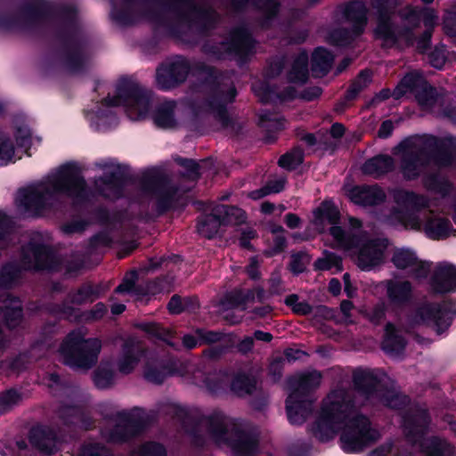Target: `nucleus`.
<instances>
[{"instance_id": "680f3d73", "label": "nucleus", "mask_w": 456, "mask_h": 456, "mask_svg": "<svg viewBox=\"0 0 456 456\" xmlns=\"http://www.w3.org/2000/svg\"><path fill=\"white\" fill-rule=\"evenodd\" d=\"M310 260L311 256L306 251L300 250L292 253L289 265V271L295 275L303 273L306 270V265L310 263Z\"/></svg>"}, {"instance_id": "09e8293b", "label": "nucleus", "mask_w": 456, "mask_h": 456, "mask_svg": "<svg viewBox=\"0 0 456 456\" xmlns=\"http://www.w3.org/2000/svg\"><path fill=\"white\" fill-rule=\"evenodd\" d=\"M216 211L220 214L224 225H240L247 220L246 212L235 206L218 205Z\"/></svg>"}, {"instance_id": "4c0bfd02", "label": "nucleus", "mask_w": 456, "mask_h": 456, "mask_svg": "<svg viewBox=\"0 0 456 456\" xmlns=\"http://www.w3.org/2000/svg\"><path fill=\"white\" fill-rule=\"evenodd\" d=\"M314 217L316 224H323L328 222L330 227H341L339 225L341 214L338 208L331 200L322 201L314 212Z\"/></svg>"}, {"instance_id": "de8ad7c7", "label": "nucleus", "mask_w": 456, "mask_h": 456, "mask_svg": "<svg viewBox=\"0 0 456 456\" xmlns=\"http://www.w3.org/2000/svg\"><path fill=\"white\" fill-rule=\"evenodd\" d=\"M139 329L145 332L149 337L164 342L166 345L174 347L173 332L157 322H142L139 324Z\"/></svg>"}, {"instance_id": "6e6552de", "label": "nucleus", "mask_w": 456, "mask_h": 456, "mask_svg": "<svg viewBox=\"0 0 456 456\" xmlns=\"http://www.w3.org/2000/svg\"><path fill=\"white\" fill-rule=\"evenodd\" d=\"M384 375L379 370L358 368L353 372L354 389L366 400H376L387 408H406L411 403L410 396L389 387L383 379Z\"/></svg>"}, {"instance_id": "1a4fd4ad", "label": "nucleus", "mask_w": 456, "mask_h": 456, "mask_svg": "<svg viewBox=\"0 0 456 456\" xmlns=\"http://www.w3.org/2000/svg\"><path fill=\"white\" fill-rule=\"evenodd\" d=\"M330 235L346 250L358 249L357 266L362 271H370L384 262L388 246L386 238L367 239L362 234L346 231L343 227H330Z\"/></svg>"}, {"instance_id": "ddd939ff", "label": "nucleus", "mask_w": 456, "mask_h": 456, "mask_svg": "<svg viewBox=\"0 0 456 456\" xmlns=\"http://www.w3.org/2000/svg\"><path fill=\"white\" fill-rule=\"evenodd\" d=\"M256 41L246 28H237L231 32L230 37L219 43L205 44L203 52L223 61L228 55H234L240 62H247L255 53Z\"/></svg>"}, {"instance_id": "2f4dec72", "label": "nucleus", "mask_w": 456, "mask_h": 456, "mask_svg": "<svg viewBox=\"0 0 456 456\" xmlns=\"http://www.w3.org/2000/svg\"><path fill=\"white\" fill-rule=\"evenodd\" d=\"M102 294L101 284H94L91 281L82 283L77 289L70 290L67 297L72 305H82L93 303L100 298Z\"/></svg>"}, {"instance_id": "5701e85b", "label": "nucleus", "mask_w": 456, "mask_h": 456, "mask_svg": "<svg viewBox=\"0 0 456 456\" xmlns=\"http://www.w3.org/2000/svg\"><path fill=\"white\" fill-rule=\"evenodd\" d=\"M371 4L377 12V23L373 29L375 39L395 43L397 25L393 20L395 7L390 6L389 0H372Z\"/></svg>"}, {"instance_id": "2eb2a0df", "label": "nucleus", "mask_w": 456, "mask_h": 456, "mask_svg": "<svg viewBox=\"0 0 456 456\" xmlns=\"http://www.w3.org/2000/svg\"><path fill=\"white\" fill-rule=\"evenodd\" d=\"M193 63L183 56L177 55L168 63H162L156 72L158 87L163 91L175 88L184 83L193 72Z\"/></svg>"}, {"instance_id": "49530a36", "label": "nucleus", "mask_w": 456, "mask_h": 456, "mask_svg": "<svg viewBox=\"0 0 456 456\" xmlns=\"http://www.w3.org/2000/svg\"><path fill=\"white\" fill-rule=\"evenodd\" d=\"M256 386L255 377L243 371L236 373L231 381V390L240 395H251Z\"/></svg>"}, {"instance_id": "f257e3e1", "label": "nucleus", "mask_w": 456, "mask_h": 456, "mask_svg": "<svg viewBox=\"0 0 456 456\" xmlns=\"http://www.w3.org/2000/svg\"><path fill=\"white\" fill-rule=\"evenodd\" d=\"M45 22L53 23V38L58 44L61 65L70 74L85 69L86 41L77 20V10L69 4L48 0H29L20 7V17L0 12V28L32 29Z\"/></svg>"}, {"instance_id": "c756f323", "label": "nucleus", "mask_w": 456, "mask_h": 456, "mask_svg": "<svg viewBox=\"0 0 456 456\" xmlns=\"http://www.w3.org/2000/svg\"><path fill=\"white\" fill-rule=\"evenodd\" d=\"M371 76L372 72L370 69H362L356 77L350 82L344 96L337 103L336 110H345L351 102L356 100L359 94L370 84Z\"/></svg>"}, {"instance_id": "69168bd1", "label": "nucleus", "mask_w": 456, "mask_h": 456, "mask_svg": "<svg viewBox=\"0 0 456 456\" xmlns=\"http://www.w3.org/2000/svg\"><path fill=\"white\" fill-rule=\"evenodd\" d=\"M396 202L405 207L419 210L422 208V197L411 191H401L395 195Z\"/></svg>"}, {"instance_id": "6ab92c4d", "label": "nucleus", "mask_w": 456, "mask_h": 456, "mask_svg": "<svg viewBox=\"0 0 456 456\" xmlns=\"http://www.w3.org/2000/svg\"><path fill=\"white\" fill-rule=\"evenodd\" d=\"M116 423L110 429L109 440L116 444H124L141 435L146 428L142 417L134 416L126 411L116 413Z\"/></svg>"}, {"instance_id": "13d9d810", "label": "nucleus", "mask_w": 456, "mask_h": 456, "mask_svg": "<svg viewBox=\"0 0 456 456\" xmlns=\"http://www.w3.org/2000/svg\"><path fill=\"white\" fill-rule=\"evenodd\" d=\"M92 214L95 222L101 225L116 224L122 219V215L119 211L111 212L105 206L96 207Z\"/></svg>"}, {"instance_id": "603ef678", "label": "nucleus", "mask_w": 456, "mask_h": 456, "mask_svg": "<svg viewBox=\"0 0 456 456\" xmlns=\"http://www.w3.org/2000/svg\"><path fill=\"white\" fill-rule=\"evenodd\" d=\"M360 36L354 35L353 28H338L330 32L329 43L337 47H347Z\"/></svg>"}, {"instance_id": "bb28decb", "label": "nucleus", "mask_w": 456, "mask_h": 456, "mask_svg": "<svg viewBox=\"0 0 456 456\" xmlns=\"http://www.w3.org/2000/svg\"><path fill=\"white\" fill-rule=\"evenodd\" d=\"M430 284L437 294L456 291V266L452 264L437 265L430 279Z\"/></svg>"}, {"instance_id": "0eeeda50", "label": "nucleus", "mask_w": 456, "mask_h": 456, "mask_svg": "<svg viewBox=\"0 0 456 456\" xmlns=\"http://www.w3.org/2000/svg\"><path fill=\"white\" fill-rule=\"evenodd\" d=\"M319 370L305 371L287 379V387L290 393L285 400L288 420L291 425L300 426L313 413L314 402L309 398L322 382Z\"/></svg>"}, {"instance_id": "6e6d98bb", "label": "nucleus", "mask_w": 456, "mask_h": 456, "mask_svg": "<svg viewBox=\"0 0 456 456\" xmlns=\"http://www.w3.org/2000/svg\"><path fill=\"white\" fill-rule=\"evenodd\" d=\"M175 161L178 166L184 168V172L181 175L185 179L197 182L201 177L200 166L195 159L178 156L175 159Z\"/></svg>"}, {"instance_id": "dca6fc26", "label": "nucleus", "mask_w": 456, "mask_h": 456, "mask_svg": "<svg viewBox=\"0 0 456 456\" xmlns=\"http://www.w3.org/2000/svg\"><path fill=\"white\" fill-rule=\"evenodd\" d=\"M429 411L420 406L407 410L402 416V428L405 440L416 446L427 436L431 425Z\"/></svg>"}, {"instance_id": "4be33fe9", "label": "nucleus", "mask_w": 456, "mask_h": 456, "mask_svg": "<svg viewBox=\"0 0 456 456\" xmlns=\"http://www.w3.org/2000/svg\"><path fill=\"white\" fill-rule=\"evenodd\" d=\"M143 367L144 379L153 384H162L167 377L178 373L177 361L167 354L150 353Z\"/></svg>"}, {"instance_id": "a878e982", "label": "nucleus", "mask_w": 456, "mask_h": 456, "mask_svg": "<svg viewBox=\"0 0 456 456\" xmlns=\"http://www.w3.org/2000/svg\"><path fill=\"white\" fill-rule=\"evenodd\" d=\"M350 200L356 205L362 207H375L384 203L387 200L385 191L377 183L354 185L349 191Z\"/></svg>"}, {"instance_id": "c9c22d12", "label": "nucleus", "mask_w": 456, "mask_h": 456, "mask_svg": "<svg viewBox=\"0 0 456 456\" xmlns=\"http://www.w3.org/2000/svg\"><path fill=\"white\" fill-rule=\"evenodd\" d=\"M416 446L427 456H452L454 454L452 444L437 436H426Z\"/></svg>"}, {"instance_id": "f8f14e48", "label": "nucleus", "mask_w": 456, "mask_h": 456, "mask_svg": "<svg viewBox=\"0 0 456 456\" xmlns=\"http://www.w3.org/2000/svg\"><path fill=\"white\" fill-rule=\"evenodd\" d=\"M139 183L143 192L155 197L154 208L159 216L174 208L179 190L165 173L158 168L148 169L142 173Z\"/></svg>"}, {"instance_id": "cd10ccee", "label": "nucleus", "mask_w": 456, "mask_h": 456, "mask_svg": "<svg viewBox=\"0 0 456 456\" xmlns=\"http://www.w3.org/2000/svg\"><path fill=\"white\" fill-rule=\"evenodd\" d=\"M368 9L362 0H352L345 4L343 16L352 23L353 31L356 36L364 33L368 23Z\"/></svg>"}, {"instance_id": "7ed1b4c3", "label": "nucleus", "mask_w": 456, "mask_h": 456, "mask_svg": "<svg viewBox=\"0 0 456 456\" xmlns=\"http://www.w3.org/2000/svg\"><path fill=\"white\" fill-rule=\"evenodd\" d=\"M356 411L354 395L346 388L333 389L322 402L321 411L310 426L312 436L321 443L332 440L339 431L340 447L346 453H359L376 444L381 435L370 419Z\"/></svg>"}, {"instance_id": "3c124183", "label": "nucleus", "mask_w": 456, "mask_h": 456, "mask_svg": "<svg viewBox=\"0 0 456 456\" xmlns=\"http://www.w3.org/2000/svg\"><path fill=\"white\" fill-rule=\"evenodd\" d=\"M251 89L261 103L269 104L276 102L277 86L270 84L267 79L255 82Z\"/></svg>"}, {"instance_id": "a211bd4d", "label": "nucleus", "mask_w": 456, "mask_h": 456, "mask_svg": "<svg viewBox=\"0 0 456 456\" xmlns=\"http://www.w3.org/2000/svg\"><path fill=\"white\" fill-rule=\"evenodd\" d=\"M27 249L28 252L23 248L20 256V263L26 271L57 270L60 263L50 246L44 243L29 242Z\"/></svg>"}, {"instance_id": "e433bc0d", "label": "nucleus", "mask_w": 456, "mask_h": 456, "mask_svg": "<svg viewBox=\"0 0 456 456\" xmlns=\"http://www.w3.org/2000/svg\"><path fill=\"white\" fill-rule=\"evenodd\" d=\"M221 216L216 211V207L210 214H206L197 218V231L200 235L211 240L214 239L223 224Z\"/></svg>"}, {"instance_id": "9d476101", "label": "nucleus", "mask_w": 456, "mask_h": 456, "mask_svg": "<svg viewBox=\"0 0 456 456\" xmlns=\"http://www.w3.org/2000/svg\"><path fill=\"white\" fill-rule=\"evenodd\" d=\"M102 341L96 338H86L77 330H71L60 346L63 363L73 370H90L98 362Z\"/></svg>"}, {"instance_id": "774afa93", "label": "nucleus", "mask_w": 456, "mask_h": 456, "mask_svg": "<svg viewBox=\"0 0 456 456\" xmlns=\"http://www.w3.org/2000/svg\"><path fill=\"white\" fill-rule=\"evenodd\" d=\"M77 456H114L112 452L106 447L98 443L94 444H83Z\"/></svg>"}, {"instance_id": "7c9ffc66", "label": "nucleus", "mask_w": 456, "mask_h": 456, "mask_svg": "<svg viewBox=\"0 0 456 456\" xmlns=\"http://www.w3.org/2000/svg\"><path fill=\"white\" fill-rule=\"evenodd\" d=\"M1 314L3 322L8 329L13 330L20 326L23 320V306L20 297L9 294L1 308Z\"/></svg>"}, {"instance_id": "c85d7f7f", "label": "nucleus", "mask_w": 456, "mask_h": 456, "mask_svg": "<svg viewBox=\"0 0 456 456\" xmlns=\"http://www.w3.org/2000/svg\"><path fill=\"white\" fill-rule=\"evenodd\" d=\"M412 285L409 281H386V293L388 302L395 307L406 305L412 297Z\"/></svg>"}, {"instance_id": "a18cd8bd", "label": "nucleus", "mask_w": 456, "mask_h": 456, "mask_svg": "<svg viewBox=\"0 0 456 456\" xmlns=\"http://www.w3.org/2000/svg\"><path fill=\"white\" fill-rule=\"evenodd\" d=\"M45 311L54 317H59L68 322H79L77 318L81 311L73 306L68 298L61 303L47 304L45 305Z\"/></svg>"}, {"instance_id": "e2e57ef3", "label": "nucleus", "mask_w": 456, "mask_h": 456, "mask_svg": "<svg viewBox=\"0 0 456 456\" xmlns=\"http://www.w3.org/2000/svg\"><path fill=\"white\" fill-rule=\"evenodd\" d=\"M107 312L106 305L102 302H98L90 310L81 311L77 319L80 322L90 323L102 320Z\"/></svg>"}, {"instance_id": "423d86ee", "label": "nucleus", "mask_w": 456, "mask_h": 456, "mask_svg": "<svg viewBox=\"0 0 456 456\" xmlns=\"http://www.w3.org/2000/svg\"><path fill=\"white\" fill-rule=\"evenodd\" d=\"M206 420L215 444L229 448L232 456L260 454V434L256 429L244 427L234 419L226 421L221 412L211 413Z\"/></svg>"}, {"instance_id": "0e129e2a", "label": "nucleus", "mask_w": 456, "mask_h": 456, "mask_svg": "<svg viewBox=\"0 0 456 456\" xmlns=\"http://www.w3.org/2000/svg\"><path fill=\"white\" fill-rule=\"evenodd\" d=\"M114 372L111 369L99 367L93 373V381L99 389L109 388L113 384Z\"/></svg>"}, {"instance_id": "c03bdc74", "label": "nucleus", "mask_w": 456, "mask_h": 456, "mask_svg": "<svg viewBox=\"0 0 456 456\" xmlns=\"http://www.w3.org/2000/svg\"><path fill=\"white\" fill-rule=\"evenodd\" d=\"M308 78V56L306 53H302L294 60L287 74V79L292 84L304 85Z\"/></svg>"}, {"instance_id": "ea45409f", "label": "nucleus", "mask_w": 456, "mask_h": 456, "mask_svg": "<svg viewBox=\"0 0 456 456\" xmlns=\"http://www.w3.org/2000/svg\"><path fill=\"white\" fill-rule=\"evenodd\" d=\"M426 82L423 75L417 70L407 72L398 82L393 91V97L395 100L402 98L407 92L415 94L417 90Z\"/></svg>"}, {"instance_id": "9b49d317", "label": "nucleus", "mask_w": 456, "mask_h": 456, "mask_svg": "<svg viewBox=\"0 0 456 456\" xmlns=\"http://www.w3.org/2000/svg\"><path fill=\"white\" fill-rule=\"evenodd\" d=\"M151 103V91L127 76H123L118 80L114 96L109 94L101 101V104L107 108L118 106L130 108L136 111L139 119L148 115Z\"/></svg>"}, {"instance_id": "39448f33", "label": "nucleus", "mask_w": 456, "mask_h": 456, "mask_svg": "<svg viewBox=\"0 0 456 456\" xmlns=\"http://www.w3.org/2000/svg\"><path fill=\"white\" fill-rule=\"evenodd\" d=\"M452 138H440L436 135H427L422 146L417 150H410V142L403 141L399 147L402 149L400 172L405 181L417 180L422 168L434 162L439 167H449L452 164L453 156L451 151Z\"/></svg>"}, {"instance_id": "79ce46f5", "label": "nucleus", "mask_w": 456, "mask_h": 456, "mask_svg": "<svg viewBox=\"0 0 456 456\" xmlns=\"http://www.w3.org/2000/svg\"><path fill=\"white\" fill-rule=\"evenodd\" d=\"M425 232L431 240H444L448 238L451 232H456L453 229L451 221L445 217L431 218L425 224Z\"/></svg>"}, {"instance_id": "37998d69", "label": "nucleus", "mask_w": 456, "mask_h": 456, "mask_svg": "<svg viewBox=\"0 0 456 456\" xmlns=\"http://www.w3.org/2000/svg\"><path fill=\"white\" fill-rule=\"evenodd\" d=\"M193 77H202L201 83L210 89H216L220 86V73L214 66H210L203 61L193 62Z\"/></svg>"}, {"instance_id": "8fccbe9b", "label": "nucleus", "mask_w": 456, "mask_h": 456, "mask_svg": "<svg viewBox=\"0 0 456 456\" xmlns=\"http://www.w3.org/2000/svg\"><path fill=\"white\" fill-rule=\"evenodd\" d=\"M304 150L300 146H295L279 158L278 166L287 171H294L304 163Z\"/></svg>"}, {"instance_id": "58836bf2", "label": "nucleus", "mask_w": 456, "mask_h": 456, "mask_svg": "<svg viewBox=\"0 0 456 456\" xmlns=\"http://www.w3.org/2000/svg\"><path fill=\"white\" fill-rule=\"evenodd\" d=\"M175 102H165L157 106L152 114V119L156 126L162 129H170L176 126L175 116Z\"/></svg>"}, {"instance_id": "864d4df0", "label": "nucleus", "mask_w": 456, "mask_h": 456, "mask_svg": "<svg viewBox=\"0 0 456 456\" xmlns=\"http://www.w3.org/2000/svg\"><path fill=\"white\" fill-rule=\"evenodd\" d=\"M422 183L428 191L444 195L447 194L452 188L450 181L442 177L437 173L426 175L422 179Z\"/></svg>"}, {"instance_id": "72a5a7b5", "label": "nucleus", "mask_w": 456, "mask_h": 456, "mask_svg": "<svg viewBox=\"0 0 456 456\" xmlns=\"http://www.w3.org/2000/svg\"><path fill=\"white\" fill-rule=\"evenodd\" d=\"M24 265L15 261L4 263L0 268V289L11 290L17 287L22 279Z\"/></svg>"}, {"instance_id": "bf43d9fd", "label": "nucleus", "mask_w": 456, "mask_h": 456, "mask_svg": "<svg viewBox=\"0 0 456 456\" xmlns=\"http://www.w3.org/2000/svg\"><path fill=\"white\" fill-rule=\"evenodd\" d=\"M15 148L10 136L0 131V167L14 162Z\"/></svg>"}, {"instance_id": "f03ea898", "label": "nucleus", "mask_w": 456, "mask_h": 456, "mask_svg": "<svg viewBox=\"0 0 456 456\" xmlns=\"http://www.w3.org/2000/svg\"><path fill=\"white\" fill-rule=\"evenodd\" d=\"M156 0H144L145 4ZM136 0H123L118 6L110 2V19L121 27H129L137 21L134 10ZM142 16L152 24V41L157 44L162 37L181 39L184 35L182 25L199 35H208L216 28L218 13L212 6L196 4L194 0H166L161 9L146 6Z\"/></svg>"}, {"instance_id": "f3484780", "label": "nucleus", "mask_w": 456, "mask_h": 456, "mask_svg": "<svg viewBox=\"0 0 456 456\" xmlns=\"http://www.w3.org/2000/svg\"><path fill=\"white\" fill-rule=\"evenodd\" d=\"M423 322L432 326L437 334H442L452 325L456 316V303L444 300L442 303H428L417 311Z\"/></svg>"}, {"instance_id": "b1692460", "label": "nucleus", "mask_w": 456, "mask_h": 456, "mask_svg": "<svg viewBox=\"0 0 456 456\" xmlns=\"http://www.w3.org/2000/svg\"><path fill=\"white\" fill-rule=\"evenodd\" d=\"M147 354L148 349L141 341L134 338L125 339L117 362L118 370L122 374H130Z\"/></svg>"}, {"instance_id": "052dcab7", "label": "nucleus", "mask_w": 456, "mask_h": 456, "mask_svg": "<svg viewBox=\"0 0 456 456\" xmlns=\"http://www.w3.org/2000/svg\"><path fill=\"white\" fill-rule=\"evenodd\" d=\"M414 94L418 103L421 106H432L437 100L436 88L431 86L427 79Z\"/></svg>"}, {"instance_id": "393cba45", "label": "nucleus", "mask_w": 456, "mask_h": 456, "mask_svg": "<svg viewBox=\"0 0 456 456\" xmlns=\"http://www.w3.org/2000/svg\"><path fill=\"white\" fill-rule=\"evenodd\" d=\"M28 441L32 447L45 455H53L57 452L59 437L56 431L46 425L37 424L28 432Z\"/></svg>"}, {"instance_id": "a19ab883", "label": "nucleus", "mask_w": 456, "mask_h": 456, "mask_svg": "<svg viewBox=\"0 0 456 456\" xmlns=\"http://www.w3.org/2000/svg\"><path fill=\"white\" fill-rule=\"evenodd\" d=\"M334 62V54L331 51L323 46L316 47L311 59V69L314 73H318L321 76H326Z\"/></svg>"}, {"instance_id": "f704fd0d", "label": "nucleus", "mask_w": 456, "mask_h": 456, "mask_svg": "<svg viewBox=\"0 0 456 456\" xmlns=\"http://www.w3.org/2000/svg\"><path fill=\"white\" fill-rule=\"evenodd\" d=\"M395 168L394 159L387 154H379L368 159L362 167L364 175L379 177L392 172Z\"/></svg>"}, {"instance_id": "4d7b16f0", "label": "nucleus", "mask_w": 456, "mask_h": 456, "mask_svg": "<svg viewBox=\"0 0 456 456\" xmlns=\"http://www.w3.org/2000/svg\"><path fill=\"white\" fill-rule=\"evenodd\" d=\"M23 395L16 388H9L0 393V411L1 415L10 411L13 407L20 404Z\"/></svg>"}, {"instance_id": "4468645a", "label": "nucleus", "mask_w": 456, "mask_h": 456, "mask_svg": "<svg viewBox=\"0 0 456 456\" xmlns=\"http://www.w3.org/2000/svg\"><path fill=\"white\" fill-rule=\"evenodd\" d=\"M210 94L199 105L193 106L195 113L206 111L212 113L224 129H230L233 135L241 133L242 126L233 119L228 112L227 104L232 103L238 94L237 89L232 86L228 90H222L221 87L210 89Z\"/></svg>"}, {"instance_id": "473e14b6", "label": "nucleus", "mask_w": 456, "mask_h": 456, "mask_svg": "<svg viewBox=\"0 0 456 456\" xmlns=\"http://www.w3.org/2000/svg\"><path fill=\"white\" fill-rule=\"evenodd\" d=\"M406 346L405 338L399 334L395 325L390 322H387L381 343L382 350L390 355H399L404 352Z\"/></svg>"}, {"instance_id": "aec40b11", "label": "nucleus", "mask_w": 456, "mask_h": 456, "mask_svg": "<svg viewBox=\"0 0 456 456\" xmlns=\"http://www.w3.org/2000/svg\"><path fill=\"white\" fill-rule=\"evenodd\" d=\"M135 177L129 174V167L118 164L116 170L104 173L99 177V182L109 191L98 187V193L106 200H118L125 196V190L127 184L134 183Z\"/></svg>"}, {"instance_id": "5fc2aeb1", "label": "nucleus", "mask_w": 456, "mask_h": 456, "mask_svg": "<svg viewBox=\"0 0 456 456\" xmlns=\"http://www.w3.org/2000/svg\"><path fill=\"white\" fill-rule=\"evenodd\" d=\"M391 261L397 269L405 270L417 264L418 256L409 248H400L394 252Z\"/></svg>"}, {"instance_id": "338daca9", "label": "nucleus", "mask_w": 456, "mask_h": 456, "mask_svg": "<svg viewBox=\"0 0 456 456\" xmlns=\"http://www.w3.org/2000/svg\"><path fill=\"white\" fill-rule=\"evenodd\" d=\"M195 334L199 338L200 345H212L222 341L225 334L222 331L210 330L204 328H197Z\"/></svg>"}, {"instance_id": "20e7f679", "label": "nucleus", "mask_w": 456, "mask_h": 456, "mask_svg": "<svg viewBox=\"0 0 456 456\" xmlns=\"http://www.w3.org/2000/svg\"><path fill=\"white\" fill-rule=\"evenodd\" d=\"M90 188L83 175L81 167L76 162L61 165L48 180L19 190L18 206L25 213L38 216L45 208L49 198L53 194L71 199L77 207L88 201Z\"/></svg>"}, {"instance_id": "412c9836", "label": "nucleus", "mask_w": 456, "mask_h": 456, "mask_svg": "<svg viewBox=\"0 0 456 456\" xmlns=\"http://www.w3.org/2000/svg\"><path fill=\"white\" fill-rule=\"evenodd\" d=\"M230 5L236 13L246 12L249 5L261 12L262 15L258 18L257 24L265 30L272 28L281 9L280 0H230Z\"/></svg>"}]
</instances>
